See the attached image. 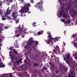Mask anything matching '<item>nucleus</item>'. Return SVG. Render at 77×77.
I'll list each match as a JSON object with an SVG mask.
<instances>
[{"label":"nucleus","mask_w":77,"mask_h":77,"mask_svg":"<svg viewBox=\"0 0 77 77\" xmlns=\"http://www.w3.org/2000/svg\"><path fill=\"white\" fill-rule=\"evenodd\" d=\"M26 45L24 46V48L25 50H27V51H34V45H32L30 40H29L26 42Z\"/></svg>","instance_id":"obj_1"},{"label":"nucleus","mask_w":77,"mask_h":77,"mask_svg":"<svg viewBox=\"0 0 77 77\" xmlns=\"http://www.w3.org/2000/svg\"><path fill=\"white\" fill-rule=\"evenodd\" d=\"M40 2L42 4H41L40 2H38L37 3L36 5H35L34 6L35 7L37 6L38 9L40 10L41 12H43V11H44V9H43V7L42 6V3L44 2V1L42 0H41Z\"/></svg>","instance_id":"obj_2"},{"label":"nucleus","mask_w":77,"mask_h":77,"mask_svg":"<svg viewBox=\"0 0 77 77\" xmlns=\"http://www.w3.org/2000/svg\"><path fill=\"white\" fill-rule=\"evenodd\" d=\"M67 12V10H65V8H62L61 9V12L60 13V15L61 17L62 16L63 18H65L66 17H67V15H66L65 14L66 12Z\"/></svg>","instance_id":"obj_3"},{"label":"nucleus","mask_w":77,"mask_h":77,"mask_svg":"<svg viewBox=\"0 0 77 77\" xmlns=\"http://www.w3.org/2000/svg\"><path fill=\"white\" fill-rule=\"evenodd\" d=\"M29 40V41H30L31 45H34V48H35L34 49V51H35V50H36V47L35 46L36 45H38V42L35 43V42H34V41H33V40L32 38H30Z\"/></svg>","instance_id":"obj_4"},{"label":"nucleus","mask_w":77,"mask_h":77,"mask_svg":"<svg viewBox=\"0 0 77 77\" xmlns=\"http://www.w3.org/2000/svg\"><path fill=\"white\" fill-rule=\"evenodd\" d=\"M22 26H21V25H20L19 26V27H18V30H20V31H22L24 32L23 34H26V29L25 28H24L23 27H24V26L23 25H22Z\"/></svg>","instance_id":"obj_5"},{"label":"nucleus","mask_w":77,"mask_h":77,"mask_svg":"<svg viewBox=\"0 0 77 77\" xmlns=\"http://www.w3.org/2000/svg\"><path fill=\"white\" fill-rule=\"evenodd\" d=\"M29 11V8L27 7H26V8L24 7V8L21 9V13H24V11H25V13H27Z\"/></svg>","instance_id":"obj_6"},{"label":"nucleus","mask_w":77,"mask_h":77,"mask_svg":"<svg viewBox=\"0 0 77 77\" xmlns=\"http://www.w3.org/2000/svg\"><path fill=\"white\" fill-rule=\"evenodd\" d=\"M17 32L19 34H17L16 35V37H18L20 35H21L23 33H24V32L20 31V30H18V29H16L15 30V33H17Z\"/></svg>","instance_id":"obj_7"},{"label":"nucleus","mask_w":77,"mask_h":77,"mask_svg":"<svg viewBox=\"0 0 77 77\" xmlns=\"http://www.w3.org/2000/svg\"><path fill=\"white\" fill-rule=\"evenodd\" d=\"M48 38H49V40H45V41L46 42H51L53 41V38H52L51 36V35L50 34L48 36Z\"/></svg>","instance_id":"obj_8"},{"label":"nucleus","mask_w":77,"mask_h":77,"mask_svg":"<svg viewBox=\"0 0 77 77\" xmlns=\"http://www.w3.org/2000/svg\"><path fill=\"white\" fill-rule=\"evenodd\" d=\"M9 56H10V57L11 59V62H14V61H15L14 59L16 58V57L15 56H12V55L10 54Z\"/></svg>","instance_id":"obj_9"},{"label":"nucleus","mask_w":77,"mask_h":77,"mask_svg":"<svg viewBox=\"0 0 77 77\" xmlns=\"http://www.w3.org/2000/svg\"><path fill=\"white\" fill-rule=\"evenodd\" d=\"M6 12L5 13V14L7 15H8L9 14H10L11 13V10L9 9V8H8L6 10Z\"/></svg>","instance_id":"obj_10"},{"label":"nucleus","mask_w":77,"mask_h":77,"mask_svg":"<svg viewBox=\"0 0 77 77\" xmlns=\"http://www.w3.org/2000/svg\"><path fill=\"white\" fill-rule=\"evenodd\" d=\"M27 66L26 64H24L22 66V70H24L25 71L27 70V67H26Z\"/></svg>","instance_id":"obj_11"},{"label":"nucleus","mask_w":77,"mask_h":77,"mask_svg":"<svg viewBox=\"0 0 77 77\" xmlns=\"http://www.w3.org/2000/svg\"><path fill=\"white\" fill-rule=\"evenodd\" d=\"M15 14L16 12L15 11L14 12L12 13V16L13 17V18L14 20H16V16H15Z\"/></svg>","instance_id":"obj_12"},{"label":"nucleus","mask_w":77,"mask_h":77,"mask_svg":"<svg viewBox=\"0 0 77 77\" xmlns=\"http://www.w3.org/2000/svg\"><path fill=\"white\" fill-rule=\"evenodd\" d=\"M63 57V60H66V63H68V64H69V65H70L71 64V63H70V62L69 61V60H68L67 59V58H66L65 57Z\"/></svg>","instance_id":"obj_13"},{"label":"nucleus","mask_w":77,"mask_h":77,"mask_svg":"<svg viewBox=\"0 0 77 77\" xmlns=\"http://www.w3.org/2000/svg\"><path fill=\"white\" fill-rule=\"evenodd\" d=\"M57 50H59V46L57 45L56 48H55V49L53 50V51L55 52H57Z\"/></svg>","instance_id":"obj_14"},{"label":"nucleus","mask_w":77,"mask_h":77,"mask_svg":"<svg viewBox=\"0 0 77 77\" xmlns=\"http://www.w3.org/2000/svg\"><path fill=\"white\" fill-rule=\"evenodd\" d=\"M41 70L42 72H44L45 71L47 70V68L46 66H45L43 68V69H42Z\"/></svg>","instance_id":"obj_15"},{"label":"nucleus","mask_w":77,"mask_h":77,"mask_svg":"<svg viewBox=\"0 0 77 77\" xmlns=\"http://www.w3.org/2000/svg\"><path fill=\"white\" fill-rule=\"evenodd\" d=\"M24 6H25L24 7V8H26V7H27L28 9H29V7L31 6V5L30 4V3H27L25 4Z\"/></svg>","instance_id":"obj_16"},{"label":"nucleus","mask_w":77,"mask_h":77,"mask_svg":"<svg viewBox=\"0 0 77 77\" xmlns=\"http://www.w3.org/2000/svg\"><path fill=\"white\" fill-rule=\"evenodd\" d=\"M59 38L58 37H56L55 38H53V40H54V42H56V41H58Z\"/></svg>","instance_id":"obj_17"},{"label":"nucleus","mask_w":77,"mask_h":77,"mask_svg":"<svg viewBox=\"0 0 77 77\" xmlns=\"http://www.w3.org/2000/svg\"><path fill=\"white\" fill-rule=\"evenodd\" d=\"M56 74H59V70L57 68H56L54 70Z\"/></svg>","instance_id":"obj_18"},{"label":"nucleus","mask_w":77,"mask_h":77,"mask_svg":"<svg viewBox=\"0 0 77 77\" xmlns=\"http://www.w3.org/2000/svg\"><path fill=\"white\" fill-rule=\"evenodd\" d=\"M66 56L67 57V59H69L70 58V54L69 53H67L66 54Z\"/></svg>","instance_id":"obj_19"},{"label":"nucleus","mask_w":77,"mask_h":77,"mask_svg":"<svg viewBox=\"0 0 77 77\" xmlns=\"http://www.w3.org/2000/svg\"><path fill=\"white\" fill-rule=\"evenodd\" d=\"M51 69H52V70L54 71V69H55L56 68H55V67H54V65H53L51 67Z\"/></svg>","instance_id":"obj_20"},{"label":"nucleus","mask_w":77,"mask_h":77,"mask_svg":"<svg viewBox=\"0 0 77 77\" xmlns=\"http://www.w3.org/2000/svg\"><path fill=\"white\" fill-rule=\"evenodd\" d=\"M4 40V37L3 36H1L0 37V42H2Z\"/></svg>","instance_id":"obj_21"},{"label":"nucleus","mask_w":77,"mask_h":77,"mask_svg":"<svg viewBox=\"0 0 77 77\" xmlns=\"http://www.w3.org/2000/svg\"><path fill=\"white\" fill-rule=\"evenodd\" d=\"M77 14V12L75 11H74L73 12V14H72V16H75L76 15V14Z\"/></svg>","instance_id":"obj_22"},{"label":"nucleus","mask_w":77,"mask_h":77,"mask_svg":"<svg viewBox=\"0 0 77 77\" xmlns=\"http://www.w3.org/2000/svg\"><path fill=\"white\" fill-rule=\"evenodd\" d=\"M30 51H27H27L25 52V53L24 54V55H26V56H28V55L29 54V52Z\"/></svg>","instance_id":"obj_23"},{"label":"nucleus","mask_w":77,"mask_h":77,"mask_svg":"<svg viewBox=\"0 0 77 77\" xmlns=\"http://www.w3.org/2000/svg\"><path fill=\"white\" fill-rule=\"evenodd\" d=\"M27 60H29V59H28V57H26V60H24V62L25 63H27L28 62L27 61Z\"/></svg>","instance_id":"obj_24"},{"label":"nucleus","mask_w":77,"mask_h":77,"mask_svg":"<svg viewBox=\"0 0 77 77\" xmlns=\"http://www.w3.org/2000/svg\"><path fill=\"white\" fill-rule=\"evenodd\" d=\"M73 46L75 47V48H77V43L75 42V43H74Z\"/></svg>","instance_id":"obj_25"},{"label":"nucleus","mask_w":77,"mask_h":77,"mask_svg":"<svg viewBox=\"0 0 77 77\" xmlns=\"http://www.w3.org/2000/svg\"><path fill=\"white\" fill-rule=\"evenodd\" d=\"M70 23V20L69 19H68L67 21H66L65 22V24H69Z\"/></svg>","instance_id":"obj_26"},{"label":"nucleus","mask_w":77,"mask_h":77,"mask_svg":"<svg viewBox=\"0 0 77 77\" xmlns=\"http://www.w3.org/2000/svg\"><path fill=\"white\" fill-rule=\"evenodd\" d=\"M12 8L13 10H15V5H13L12 7Z\"/></svg>","instance_id":"obj_27"},{"label":"nucleus","mask_w":77,"mask_h":77,"mask_svg":"<svg viewBox=\"0 0 77 77\" xmlns=\"http://www.w3.org/2000/svg\"><path fill=\"white\" fill-rule=\"evenodd\" d=\"M36 22H33V23L32 24V26L34 27L36 26Z\"/></svg>","instance_id":"obj_28"},{"label":"nucleus","mask_w":77,"mask_h":77,"mask_svg":"<svg viewBox=\"0 0 77 77\" xmlns=\"http://www.w3.org/2000/svg\"><path fill=\"white\" fill-rule=\"evenodd\" d=\"M14 47L15 48H17V47H18V45L17 44H14Z\"/></svg>","instance_id":"obj_29"},{"label":"nucleus","mask_w":77,"mask_h":77,"mask_svg":"<svg viewBox=\"0 0 77 77\" xmlns=\"http://www.w3.org/2000/svg\"><path fill=\"white\" fill-rule=\"evenodd\" d=\"M34 73L35 74V75H37V74L38 73V71H34Z\"/></svg>","instance_id":"obj_30"},{"label":"nucleus","mask_w":77,"mask_h":77,"mask_svg":"<svg viewBox=\"0 0 77 77\" xmlns=\"http://www.w3.org/2000/svg\"><path fill=\"white\" fill-rule=\"evenodd\" d=\"M13 52H14V53H15L16 54H17V52L15 50V49H13Z\"/></svg>","instance_id":"obj_31"},{"label":"nucleus","mask_w":77,"mask_h":77,"mask_svg":"<svg viewBox=\"0 0 77 77\" xmlns=\"http://www.w3.org/2000/svg\"><path fill=\"white\" fill-rule=\"evenodd\" d=\"M57 53L59 54H60V53H61L59 49H57Z\"/></svg>","instance_id":"obj_32"},{"label":"nucleus","mask_w":77,"mask_h":77,"mask_svg":"<svg viewBox=\"0 0 77 77\" xmlns=\"http://www.w3.org/2000/svg\"><path fill=\"white\" fill-rule=\"evenodd\" d=\"M74 56L75 57V59H77V53L75 55H74Z\"/></svg>","instance_id":"obj_33"},{"label":"nucleus","mask_w":77,"mask_h":77,"mask_svg":"<svg viewBox=\"0 0 77 77\" xmlns=\"http://www.w3.org/2000/svg\"><path fill=\"white\" fill-rule=\"evenodd\" d=\"M6 18H5V17H2V20H6Z\"/></svg>","instance_id":"obj_34"},{"label":"nucleus","mask_w":77,"mask_h":77,"mask_svg":"<svg viewBox=\"0 0 77 77\" xmlns=\"http://www.w3.org/2000/svg\"><path fill=\"white\" fill-rule=\"evenodd\" d=\"M63 69H64V70H65V71H67V69H68V68L65 67Z\"/></svg>","instance_id":"obj_35"},{"label":"nucleus","mask_w":77,"mask_h":77,"mask_svg":"<svg viewBox=\"0 0 77 77\" xmlns=\"http://www.w3.org/2000/svg\"><path fill=\"white\" fill-rule=\"evenodd\" d=\"M3 26V23H0V28H2Z\"/></svg>","instance_id":"obj_36"},{"label":"nucleus","mask_w":77,"mask_h":77,"mask_svg":"<svg viewBox=\"0 0 77 77\" xmlns=\"http://www.w3.org/2000/svg\"><path fill=\"white\" fill-rule=\"evenodd\" d=\"M11 17H8V16H7V19L9 21H10V19Z\"/></svg>","instance_id":"obj_37"},{"label":"nucleus","mask_w":77,"mask_h":77,"mask_svg":"<svg viewBox=\"0 0 77 77\" xmlns=\"http://www.w3.org/2000/svg\"><path fill=\"white\" fill-rule=\"evenodd\" d=\"M11 17H8V16H7V19L9 21H10V19Z\"/></svg>","instance_id":"obj_38"},{"label":"nucleus","mask_w":77,"mask_h":77,"mask_svg":"<svg viewBox=\"0 0 77 77\" xmlns=\"http://www.w3.org/2000/svg\"><path fill=\"white\" fill-rule=\"evenodd\" d=\"M37 64H37V63H34L33 65L34 66H35V67H36V66H37Z\"/></svg>","instance_id":"obj_39"},{"label":"nucleus","mask_w":77,"mask_h":77,"mask_svg":"<svg viewBox=\"0 0 77 77\" xmlns=\"http://www.w3.org/2000/svg\"><path fill=\"white\" fill-rule=\"evenodd\" d=\"M65 67V66L63 65V66H62L60 68H62L63 69H64V68Z\"/></svg>","instance_id":"obj_40"},{"label":"nucleus","mask_w":77,"mask_h":77,"mask_svg":"<svg viewBox=\"0 0 77 77\" xmlns=\"http://www.w3.org/2000/svg\"><path fill=\"white\" fill-rule=\"evenodd\" d=\"M66 21H65V19H63V20H62V22H63V23H65V22H66Z\"/></svg>","instance_id":"obj_41"},{"label":"nucleus","mask_w":77,"mask_h":77,"mask_svg":"<svg viewBox=\"0 0 77 77\" xmlns=\"http://www.w3.org/2000/svg\"><path fill=\"white\" fill-rule=\"evenodd\" d=\"M47 34L48 35H51V32H47Z\"/></svg>","instance_id":"obj_42"},{"label":"nucleus","mask_w":77,"mask_h":77,"mask_svg":"<svg viewBox=\"0 0 77 77\" xmlns=\"http://www.w3.org/2000/svg\"><path fill=\"white\" fill-rule=\"evenodd\" d=\"M20 77H26V75H23L20 76Z\"/></svg>","instance_id":"obj_43"},{"label":"nucleus","mask_w":77,"mask_h":77,"mask_svg":"<svg viewBox=\"0 0 77 77\" xmlns=\"http://www.w3.org/2000/svg\"><path fill=\"white\" fill-rule=\"evenodd\" d=\"M7 2H9V3H11L12 2V0H7Z\"/></svg>","instance_id":"obj_44"},{"label":"nucleus","mask_w":77,"mask_h":77,"mask_svg":"<svg viewBox=\"0 0 77 77\" xmlns=\"http://www.w3.org/2000/svg\"><path fill=\"white\" fill-rule=\"evenodd\" d=\"M18 44V41L16 40L15 42H14V44Z\"/></svg>","instance_id":"obj_45"},{"label":"nucleus","mask_w":77,"mask_h":77,"mask_svg":"<svg viewBox=\"0 0 77 77\" xmlns=\"http://www.w3.org/2000/svg\"><path fill=\"white\" fill-rule=\"evenodd\" d=\"M43 65V64H42V63H41L40 64V66L39 68H41V67H42V66Z\"/></svg>","instance_id":"obj_46"},{"label":"nucleus","mask_w":77,"mask_h":77,"mask_svg":"<svg viewBox=\"0 0 77 77\" xmlns=\"http://www.w3.org/2000/svg\"><path fill=\"white\" fill-rule=\"evenodd\" d=\"M49 65H52V63H51V61H50L49 62Z\"/></svg>","instance_id":"obj_47"},{"label":"nucleus","mask_w":77,"mask_h":77,"mask_svg":"<svg viewBox=\"0 0 77 77\" xmlns=\"http://www.w3.org/2000/svg\"><path fill=\"white\" fill-rule=\"evenodd\" d=\"M2 4L1 3V2H0V7L2 6ZM1 11H2V10L0 9V12H1Z\"/></svg>","instance_id":"obj_48"},{"label":"nucleus","mask_w":77,"mask_h":77,"mask_svg":"<svg viewBox=\"0 0 77 77\" xmlns=\"http://www.w3.org/2000/svg\"><path fill=\"white\" fill-rule=\"evenodd\" d=\"M62 65L61 64V63H60V66H59L60 68H61V67H62Z\"/></svg>","instance_id":"obj_49"},{"label":"nucleus","mask_w":77,"mask_h":77,"mask_svg":"<svg viewBox=\"0 0 77 77\" xmlns=\"http://www.w3.org/2000/svg\"><path fill=\"white\" fill-rule=\"evenodd\" d=\"M19 1H20V2L21 3H23V2L24 1V0H19Z\"/></svg>","instance_id":"obj_50"},{"label":"nucleus","mask_w":77,"mask_h":77,"mask_svg":"<svg viewBox=\"0 0 77 77\" xmlns=\"http://www.w3.org/2000/svg\"><path fill=\"white\" fill-rule=\"evenodd\" d=\"M18 22H19V21L18 20H17L16 21V23H18Z\"/></svg>","instance_id":"obj_51"},{"label":"nucleus","mask_w":77,"mask_h":77,"mask_svg":"<svg viewBox=\"0 0 77 77\" xmlns=\"http://www.w3.org/2000/svg\"><path fill=\"white\" fill-rule=\"evenodd\" d=\"M30 2L31 3H34V1H33V0H30Z\"/></svg>","instance_id":"obj_52"},{"label":"nucleus","mask_w":77,"mask_h":77,"mask_svg":"<svg viewBox=\"0 0 77 77\" xmlns=\"http://www.w3.org/2000/svg\"><path fill=\"white\" fill-rule=\"evenodd\" d=\"M58 1H59V3H62V0H58Z\"/></svg>","instance_id":"obj_53"},{"label":"nucleus","mask_w":77,"mask_h":77,"mask_svg":"<svg viewBox=\"0 0 77 77\" xmlns=\"http://www.w3.org/2000/svg\"><path fill=\"white\" fill-rule=\"evenodd\" d=\"M2 64H3V63L0 64V68H2Z\"/></svg>","instance_id":"obj_54"},{"label":"nucleus","mask_w":77,"mask_h":77,"mask_svg":"<svg viewBox=\"0 0 77 77\" xmlns=\"http://www.w3.org/2000/svg\"><path fill=\"white\" fill-rule=\"evenodd\" d=\"M38 35H41V32H39L38 33Z\"/></svg>","instance_id":"obj_55"},{"label":"nucleus","mask_w":77,"mask_h":77,"mask_svg":"<svg viewBox=\"0 0 77 77\" xmlns=\"http://www.w3.org/2000/svg\"><path fill=\"white\" fill-rule=\"evenodd\" d=\"M8 28H9L8 26H5V29H8Z\"/></svg>","instance_id":"obj_56"},{"label":"nucleus","mask_w":77,"mask_h":77,"mask_svg":"<svg viewBox=\"0 0 77 77\" xmlns=\"http://www.w3.org/2000/svg\"><path fill=\"white\" fill-rule=\"evenodd\" d=\"M1 30H2V28H0V32H1Z\"/></svg>","instance_id":"obj_57"},{"label":"nucleus","mask_w":77,"mask_h":77,"mask_svg":"<svg viewBox=\"0 0 77 77\" xmlns=\"http://www.w3.org/2000/svg\"><path fill=\"white\" fill-rule=\"evenodd\" d=\"M5 64H3L2 66V67H5Z\"/></svg>","instance_id":"obj_58"},{"label":"nucleus","mask_w":77,"mask_h":77,"mask_svg":"<svg viewBox=\"0 0 77 77\" xmlns=\"http://www.w3.org/2000/svg\"><path fill=\"white\" fill-rule=\"evenodd\" d=\"M13 48H14L13 47H10V48L11 50H12V49H13Z\"/></svg>","instance_id":"obj_59"},{"label":"nucleus","mask_w":77,"mask_h":77,"mask_svg":"<svg viewBox=\"0 0 77 77\" xmlns=\"http://www.w3.org/2000/svg\"><path fill=\"white\" fill-rule=\"evenodd\" d=\"M75 42H74L72 41V42H71V43H72V44H73V45H74V43H75Z\"/></svg>","instance_id":"obj_60"},{"label":"nucleus","mask_w":77,"mask_h":77,"mask_svg":"<svg viewBox=\"0 0 77 77\" xmlns=\"http://www.w3.org/2000/svg\"><path fill=\"white\" fill-rule=\"evenodd\" d=\"M2 42H0V46H2V45L1 44V43Z\"/></svg>","instance_id":"obj_61"},{"label":"nucleus","mask_w":77,"mask_h":77,"mask_svg":"<svg viewBox=\"0 0 77 77\" xmlns=\"http://www.w3.org/2000/svg\"><path fill=\"white\" fill-rule=\"evenodd\" d=\"M46 65H47V66H48V67H49V65H48V63H47Z\"/></svg>","instance_id":"obj_62"},{"label":"nucleus","mask_w":77,"mask_h":77,"mask_svg":"<svg viewBox=\"0 0 77 77\" xmlns=\"http://www.w3.org/2000/svg\"><path fill=\"white\" fill-rule=\"evenodd\" d=\"M13 20V19H12V18L10 17V20Z\"/></svg>","instance_id":"obj_63"},{"label":"nucleus","mask_w":77,"mask_h":77,"mask_svg":"<svg viewBox=\"0 0 77 77\" xmlns=\"http://www.w3.org/2000/svg\"><path fill=\"white\" fill-rule=\"evenodd\" d=\"M54 77H59V76L58 75V76H54Z\"/></svg>","instance_id":"obj_64"}]
</instances>
